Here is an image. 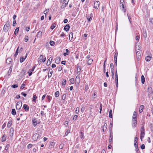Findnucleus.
<instances>
[{"label": "nucleus", "instance_id": "4468645a", "mask_svg": "<svg viewBox=\"0 0 153 153\" xmlns=\"http://www.w3.org/2000/svg\"><path fill=\"white\" fill-rule=\"evenodd\" d=\"M14 133V129L13 127H12L10 128V136L11 137H12L13 136V135Z\"/></svg>", "mask_w": 153, "mask_h": 153}, {"label": "nucleus", "instance_id": "dca6fc26", "mask_svg": "<svg viewBox=\"0 0 153 153\" xmlns=\"http://www.w3.org/2000/svg\"><path fill=\"white\" fill-rule=\"evenodd\" d=\"M61 58L59 57H57L56 58L55 62L56 64H59L60 62Z\"/></svg>", "mask_w": 153, "mask_h": 153}, {"label": "nucleus", "instance_id": "ea45409f", "mask_svg": "<svg viewBox=\"0 0 153 153\" xmlns=\"http://www.w3.org/2000/svg\"><path fill=\"white\" fill-rule=\"evenodd\" d=\"M43 56L42 55H40L39 59L40 62H41V61L43 60Z\"/></svg>", "mask_w": 153, "mask_h": 153}, {"label": "nucleus", "instance_id": "9d476101", "mask_svg": "<svg viewBox=\"0 0 153 153\" xmlns=\"http://www.w3.org/2000/svg\"><path fill=\"white\" fill-rule=\"evenodd\" d=\"M141 55V53L140 51H137L136 52L137 58L138 60L140 59Z\"/></svg>", "mask_w": 153, "mask_h": 153}, {"label": "nucleus", "instance_id": "052dcab7", "mask_svg": "<svg viewBox=\"0 0 153 153\" xmlns=\"http://www.w3.org/2000/svg\"><path fill=\"white\" fill-rule=\"evenodd\" d=\"M79 111V108L78 107H77L76 108V110H75V112L76 114H78Z\"/></svg>", "mask_w": 153, "mask_h": 153}, {"label": "nucleus", "instance_id": "7c9ffc66", "mask_svg": "<svg viewBox=\"0 0 153 153\" xmlns=\"http://www.w3.org/2000/svg\"><path fill=\"white\" fill-rule=\"evenodd\" d=\"M109 117L110 118L112 117V111L111 109L109 111Z\"/></svg>", "mask_w": 153, "mask_h": 153}, {"label": "nucleus", "instance_id": "13d9d810", "mask_svg": "<svg viewBox=\"0 0 153 153\" xmlns=\"http://www.w3.org/2000/svg\"><path fill=\"white\" fill-rule=\"evenodd\" d=\"M55 144V143H54V142H51V147L53 148Z\"/></svg>", "mask_w": 153, "mask_h": 153}, {"label": "nucleus", "instance_id": "864d4df0", "mask_svg": "<svg viewBox=\"0 0 153 153\" xmlns=\"http://www.w3.org/2000/svg\"><path fill=\"white\" fill-rule=\"evenodd\" d=\"M11 87L13 88H15L18 87L17 84H14L11 85Z\"/></svg>", "mask_w": 153, "mask_h": 153}, {"label": "nucleus", "instance_id": "c9c22d12", "mask_svg": "<svg viewBox=\"0 0 153 153\" xmlns=\"http://www.w3.org/2000/svg\"><path fill=\"white\" fill-rule=\"evenodd\" d=\"M37 98L36 96L35 95H34L33 96V101L34 102H36V100Z\"/></svg>", "mask_w": 153, "mask_h": 153}, {"label": "nucleus", "instance_id": "4d7b16f0", "mask_svg": "<svg viewBox=\"0 0 153 153\" xmlns=\"http://www.w3.org/2000/svg\"><path fill=\"white\" fill-rule=\"evenodd\" d=\"M64 145V144H61L59 146V149H62L63 148Z\"/></svg>", "mask_w": 153, "mask_h": 153}, {"label": "nucleus", "instance_id": "2eb2a0df", "mask_svg": "<svg viewBox=\"0 0 153 153\" xmlns=\"http://www.w3.org/2000/svg\"><path fill=\"white\" fill-rule=\"evenodd\" d=\"M81 71V68L80 66L77 65V74L79 75L80 74V71Z\"/></svg>", "mask_w": 153, "mask_h": 153}, {"label": "nucleus", "instance_id": "79ce46f5", "mask_svg": "<svg viewBox=\"0 0 153 153\" xmlns=\"http://www.w3.org/2000/svg\"><path fill=\"white\" fill-rule=\"evenodd\" d=\"M55 27H56V24L55 23H53L52 25L50 28H51V29L53 30Z\"/></svg>", "mask_w": 153, "mask_h": 153}, {"label": "nucleus", "instance_id": "de8ad7c7", "mask_svg": "<svg viewBox=\"0 0 153 153\" xmlns=\"http://www.w3.org/2000/svg\"><path fill=\"white\" fill-rule=\"evenodd\" d=\"M122 7L123 8V10L124 11V12H125L126 11V9H124V5L123 3H122L121 4V7Z\"/></svg>", "mask_w": 153, "mask_h": 153}, {"label": "nucleus", "instance_id": "1a4fd4ad", "mask_svg": "<svg viewBox=\"0 0 153 153\" xmlns=\"http://www.w3.org/2000/svg\"><path fill=\"white\" fill-rule=\"evenodd\" d=\"M146 30L145 29H143V36L144 39H146L147 37Z\"/></svg>", "mask_w": 153, "mask_h": 153}, {"label": "nucleus", "instance_id": "aec40b11", "mask_svg": "<svg viewBox=\"0 0 153 153\" xmlns=\"http://www.w3.org/2000/svg\"><path fill=\"white\" fill-rule=\"evenodd\" d=\"M12 124V122L11 120H10L8 121L7 125V127L8 128H10L11 125Z\"/></svg>", "mask_w": 153, "mask_h": 153}, {"label": "nucleus", "instance_id": "5fc2aeb1", "mask_svg": "<svg viewBox=\"0 0 153 153\" xmlns=\"http://www.w3.org/2000/svg\"><path fill=\"white\" fill-rule=\"evenodd\" d=\"M66 79H63V81H62V85L63 86L65 85L66 84Z\"/></svg>", "mask_w": 153, "mask_h": 153}, {"label": "nucleus", "instance_id": "5701e85b", "mask_svg": "<svg viewBox=\"0 0 153 153\" xmlns=\"http://www.w3.org/2000/svg\"><path fill=\"white\" fill-rule=\"evenodd\" d=\"M87 64L88 65H91L93 61L92 59H89L87 61Z\"/></svg>", "mask_w": 153, "mask_h": 153}, {"label": "nucleus", "instance_id": "c85d7f7f", "mask_svg": "<svg viewBox=\"0 0 153 153\" xmlns=\"http://www.w3.org/2000/svg\"><path fill=\"white\" fill-rule=\"evenodd\" d=\"M110 138L109 139V143H111L112 140L113 138V135H112V133H110Z\"/></svg>", "mask_w": 153, "mask_h": 153}, {"label": "nucleus", "instance_id": "412c9836", "mask_svg": "<svg viewBox=\"0 0 153 153\" xmlns=\"http://www.w3.org/2000/svg\"><path fill=\"white\" fill-rule=\"evenodd\" d=\"M137 113L136 111H134L132 116V119H133L134 118L135 119H137Z\"/></svg>", "mask_w": 153, "mask_h": 153}, {"label": "nucleus", "instance_id": "0e129e2a", "mask_svg": "<svg viewBox=\"0 0 153 153\" xmlns=\"http://www.w3.org/2000/svg\"><path fill=\"white\" fill-rule=\"evenodd\" d=\"M6 123H4L2 126V129H4V128L6 127Z\"/></svg>", "mask_w": 153, "mask_h": 153}, {"label": "nucleus", "instance_id": "f03ea898", "mask_svg": "<svg viewBox=\"0 0 153 153\" xmlns=\"http://www.w3.org/2000/svg\"><path fill=\"white\" fill-rule=\"evenodd\" d=\"M40 137V135L36 133L33 136V139L34 141L37 140Z\"/></svg>", "mask_w": 153, "mask_h": 153}, {"label": "nucleus", "instance_id": "680f3d73", "mask_svg": "<svg viewBox=\"0 0 153 153\" xmlns=\"http://www.w3.org/2000/svg\"><path fill=\"white\" fill-rule=\"evenodd\" d=\"M66 98V95L65 94H64L62 95V100H64Z\"/></svg>", "mask_w": 153, "mask_h": 153}, {"label": "nucleus", "instance_id": "4c0bfd02", "mask_svg": "<svg viewBox=\"0 0 153 153\" xmlns=\"http://www.w3.org/2000/svg\"><path fill=\"white\" fill-rule=\"evenodd\" d=\"M69 1V0H68V1L67 3H66L65 4H62L61 6L62 8H63L66 6V5L68 4V2Z\"/></svg>", "mask_w": 153, "mask_h": 153}, {"label": "nucleus", "instance_id": "ddd939ff", "mask_svg": "<svg viewBox=\"0 0 153 153\" xmlns=\"http://www.w3.org/2000/svg\"><path fill=\"white\" fill-rule=\"evenodd\" d=\"M70 28V26L68 24L66 25L64 27V29L66 32L69 30Z\"/></svg>", "mask_w": 153, "mask_h": 153}, {"label": "nucleus", "instance_id": "39448f33", "mask_svg": "<svg viewBox=\"0 0 153 153\" xmlns=\"http://www.w3.org/2000/svg\"><path fill=\"white\" fill-rule=\"evenodd\" d=\"M137 119H135L134 118L132 119V126L133 127L135 128L137 126Z\"/></svg>", "mask_w": 153, "mask_h": 153}, {"label": "nucleus", "instance_id": "a211bd4d", "mask_svg": "<svg viewBox=\"0 0 153 153\" xmlns=\"http://www.w3.org/2000/svg\"><path fill=\"white\" fill-rule=\"evenodd\" d=\"M27 53H26V55L25 57V58H24L23 57H21L20 58V62L21 63H22L25 60V59L26 58V57H27Z\"/></svg>", "mask_w": 153, "mask_h": 153}, {"label": "nucleus", "instance_id": "774afa93", "mask_svg": "<svg viewBox=\"0 0 153 153\" xmlns=\"http://www.w3.org/2000/svg\"><path fill=\"white\" fill-rule=\"evenodd\" d=\"M70 132V130H68L65 133V135H67Z\"/></svg>", "mask_w": 153, "mask_h": 153}, {"label": "nucleus", "instance_id": "bf43d9fd", "mask_svg": "<svg viewBox=\"0 0 153 153\" xmlns=\"http://www.w3.org/2000/svg\"><path fill=\"white\" fill-rule=\"evenodd\" d=\"M137 139L138 138L137 137H134V143H137Z\"/></svg>", "mask_w": 153, "mask_h": 153}, {"label": "nucleus", "instance_id": "20e7f679", "mask_svg": "<svg viewBox=\"0 0 153 153\" xmlns=\"http://www.w3.org/2000/svg\"><path fill=\"white\" fill-rule=\"evenodd\" d=\"M22 105V102H19L17 103L16 104V108L17 110H19L21 109Z\"/></svg>", "mask_w": 153, "mask_h": 153}, {"label": "nucleus", "instance_id": "473e14b6", "mask_svg": "<svg viewBox=\"0 0 153 153\" xmlns=\"http://www.w3.org/2000/svg\"><path fill=\"white\" fill-rule=\"evenodd\" d=\"M11 114L13 115H15L16 114V112L15 109H12Z\"/></svg>", "mask_w": 153, "mask_h": 153}, {"label": "nucleus", "instance_id": "6e6552de", "mask_svg": "<svg viewBox=\"0 0 153 153\" xmlns=\"http://www.w3.org/2000/svg\"><path fill=\"white\" fill-rule=\"evenodd\" d=\"M92 17L93 15L92 13H91L89 16L88 15L87 16H86L87 19L88 20V22H90L92 20Z\"/></svg>", "mask_w": 153, "mask_h": 153}, {"label": "nucleus", "instance_id": "a878e982", "mask_svg": "<svg viewBox=\"0 0 153 153\" xmlns=\"http://www.w3.org/2000/svg\"><path fill=\"white\" fill-rule=\"evenodd\" d=\"M134 145L135 148V151L136 152L138 151L139 149L138 147L137 143H134Z\"/></svg>", "mask_w": 153, "mask_h": 153}, {"label": "nucleus", "instance_id": "b1692460", "mask_svg": "<svg viewBox=\"0 0 153 153\" xmlns=\"http://www.w3.org/2000/svg\"><path fill=\"white\" fill-rule=\"evenodd\" d=\"M12 60L11 58H8L6 60V62L8 64H10L12 62Z\"/></svg>", "mask_w": 153, "mask_h": 153}, {"label": "nucleus", "instance_id": "09e8293b", "mask_svg": "<svg viewBox=\"0 0 153 153\" xmlns=\"http://www.w3.org/2000/svg\"><path fill=\"white\" fill-rule=\"evenodd\" d=\"M70 82L72 84H73L74 83V79L73 78L71 79L70 80Z\"/></svg>", "mask_w": 153, "mask_h": 153}, {"label": "nucleus", "instance_id": "f257e3e1", "mask_svg": "<svg viewBox=\"0 0 153 153\" xmlns=\"http://www.w3.org/2000/svg\"><path fill=\"white\" fill-rule=\"evenodd\" d=\"M10 27V22L8 21L6 22V24L4 26L3 30L4 32H7L9 29Z\"/></svg>", "mask_w": 153, "mask_h": 153}, {"label": "nucleus", "instance_id": "6e6d98bb", "mask_svg": "<svg viewBox=\"0 0 153 153\" xmlns=\"http://www.w3.org/2000/svg\"><path fill=\"white\" fill-rule=\"evenodd\" d=\"M9 147H10V145L9 144H7V145H6L5 147V150H7L9 148Z\"/></svg>", "mask_w": 153, "mask_h": 153}, {"label": "nucleus", "instance_id": "a18cd8bd", "mask_svg": "<svg viewBox=\"0 0 153 153\" xmlns=\"http://www.w3.org/2000/svg\"><path fill=\"white\" fill-rule=\"evenodd\" d=\"M46 98L47 100L50 101L51 100L52 97L49 96L48 95L46 97Z\"/></svg>", "mask_w": 153, "mask_h": 153}, {"label": "nucleus", "instance_id": "8fccbe9b", "mask_svg": "<svg viewBox=\"0 0 153 153\" xmlns=\"http://www.w3.org/2000/svg\"><path fill=\"white\" fill-rule=\"evenodd\" d=\"M117 53H115L114 54V60H117Z\"/></svg>", "mask_w": 153, "mask_h": 153}, {"label": "nucleus", "instance_id": "2f4dec72", "mask_svg": "<svg viewBox=\"0 0 153 153\" xmlns=\"http://www.w3.org/2000/svg\"><path fill=\"white\" fill-rule=\"evenodd\" d=\"M80 137L83 140L84 139L85 137L84 135V133L81 132H80Z\"/></svg>", "mask_w": 153, "mask_h": 153}, {"label": "nucleus", "instance_id": "c03bdc74", "mask_svg": "<svg viewBox=\"0 0 153 153\" xmlns=\"http://www.w3.org/2000/svg\"><path fill=\"white\" fill-rule=\"evenodd\" d=\"M50 44L51 46H53L55 44V42L53 41H50Z\"/></svg>", "mask_w": 153, "mask_h": 153}, {"label": "nucleus", "instance_id": "f8f14e48", "mask_svg": "<svg viewBox=\"0 0 153 153\" xmlns=\"http://www.w3.org/2000/svg\"><path fill=\"white\" fill-rule=\"evenodd\" d=\"M53 59V58L52 57H51L48 60L46 65L47 66H49L51 63L52 60Z\"/></svg>", "mask_w": 153, "mask_h": 153}, {"label": "nucleus", "instance_id": "69168bd1", "mask_svg": "<svg viewBox=\"0 0 153 153\" xmlns=\"http://www.w3.org/2000/svg\"><path fill=\"white\" fill-rule=\"evenodd\" d=\"M16 20L13 21V26H15L16 25Z\"/></svg>", "mask_w": 153, "mask_h": 153}, {"label": "nucleus", "instance_id": "603ef678", "mask_svg": "<svg viewBox=\"0 0 153 153\" xmlns=\"http://www.w3.org/2000/svg\"><path fill=\"white\" fill-rule=\"evenodd\" d=\"M25 85V84L24 83L22 84L21 85L20 87V89H23L24 88Z\"/></svg>", "mask_w": 153, "mask_h": 153}, {"label": "nucleus", "instance_id": "37998d69", "mask_svg": "<svg viewBox=\"0 0 153 153\" xmlns=\"http://www.w3.org/2000/svg\"><path fill=\"white\" fill-rule=\"evenodd\" d=\"M28 40V37L27 36H25L24 38V40L25 42H27Z\"/></svg>", "mask_w": 153, "mask_h": 153}, {"label": "nucleus", "instance_id": "338daca9", "mask_svg": "<svg viewBox=\"0 0 153 153\" xmlns=\"http://www.w3.org/2000/svg\"><path fill=\"white\" fill-rule=\"evenodd\" d=\"M32 146L33 145L32 144H29L27 145V147L28 148L30 149L32 147Z\"/></svg>", "mask_w": 153, "mask_h": 153}, {"label": "nucleus", "instance_id": "a19ab883", "mask_svg": "<svg viewBox=\"0 0 153 153\" xmlns=\"http://www.w3.org/2000/svg\"><path fill=\"white\" fill-rule=\"evenodd\" d=\"M19 47H18V48H17L16 50V51L15 52V53L14 54V56L15 57V58L16 57V56H17L18 55V50H19Z\"/></svg>", "mask_w": 153, "mask_h": 153}, {"label": "nucleus", "instance_id": "e433bc0d", "mask_svg": "<svg viewBox=\"0 0 153 153\" xmlns=\"http://www.w3.org/2000/svg\"><path fill=\"white\" fill-rule=\"evenodd\" d=\"M103 128L102 129V131L103 132H104L105 130L107 128V125L106 124H105L104 125L103 127Z\"/></svg>", "mask_w": 153, "mask_h": 153}, {"label": "nucleus", "instance_id": "e2e57ef3", "mask_svg": "<svg viewBox=\"0 0 153 153\" xmlns=\"http://www.w3.org/2000/svg\"><path fill=\"white\" fill-rule=\"evenodd\" d=\"M127 16H128L129 21L131 23V17H130V16H129L128 15V13L127 14Z\"/></svg>", "mask_w": 153, "mask_h": 153}, {"label": "nucleus", "instance_id": "0eeeda50", "mask_svg": "<svg viewBox=\"0 0 153 153\" xmlns=\"http://www.w3.org/2000/svg\"><path fill=\"white\" fill-rule=\"evenodd\" d=\"M140 138L141 141H142V139L144 138L145 135V130H140Z\"/></svg>", "mask_w": 153, "mask_h": 153}, {"label": "nucleus", "instance_id": "423d86ee", "mask_svg": "<svg viewBox=\"0 0 153 153\" xmlns=\"http://www.w3.org/2000/svg\"><path fill=\"white\" fill-rule=\"evenodd\" d=\"M100 5V2L99 1H96L94 3V7L96 9H97Z\"/></svg>", "mask_w": 153, "mask_h": 153}, {"label": "nucleus", "instance_id": "9b49d317", "mask_svg": "<svg viewBox=\"0 0 153 153\" xmlns=\"http://www.w3.org/2000/svg\"><path fill=\"white\" fill-rule=\"evenodd\" d=\"M23 108L27 111H29V107L26 104H24L23 106Z\"/></svg>", "mask_w": 153, "mask_h": 153}, {"label": "nucleus", "instance_id": "f3484780", "mask_svg": "<svg viewBox=\"0 0 153 153\" xmlns=\"http://www.w3.org/2000/svg\"><path fill=\"white\" fill-rule=\"evenodd\" d=\"M7 136L5 134H4L2 137L1 141L2 142L5 141L6 140Z\"/></svg>", "mask_w": 153, "mask_h": 153}, {"label": "nucleus", "instance_id": "f704fd0d", "mask_svg": "<svg viewBox=\"0 0 153 153\" xmlns=\"http://www.w3.org/2000/svg\"><path fill=\"white\" fill-rule=\"evenodd\" d=\"M19 30V27H18L16 28L14 32V34L15 35H16L18 33V31Z\"/></svg>", "mask_w": 153, "mask_h": 153}, {"label": "nucleus", "instance_id": "3c124183", "mask_svg": "<svg viewBox=\"0 0 153 153\" xmlns=\"http://www.w3.org/2000/svg\"><path fill=\"white\" fill-rule=\"evenodd\" d=\"M78 117V116L77 115H75L73 117V120H76Z\"/></svg>", "mask_w": 153, "mask_h": 153}, {"label": "nucleus", "instance_id": "49530a36", "mask_svg": "<svg viewBox=\"0 0 153 153\" xmlns=\"http://www.w3.org/2000/svg\"><path fill=\"white\" fill-rule=\"evenodd\" d=\"M55 97H59V91H56L55 93Z\"/></svg>", "mask_w": 153, "mask_h": 153}, {"label": "nucleus", "instance_id": "7ed1b4c3", "mask_svg": "<svg viewBox=\"0 0 153 153\" xmlns=\"http://www.w3.org/2000/svg\"><path fill=\"white\" fill-rule=\"evenodd\" d=\"M33 124L34 127H35L37 124L40 123V122H38L35 118H33L32 119Z\"/></svg>", "mask_w": 153, "mask_h": 153}, {"label": "nucleus", "instance_id": "c756f323", "mask_svg": "<svg viewBox=\"0 0 153 153\" xmlns=\"http://www.w3.org/2000/svg\"><path fill=\"white\" fill-rule=\"evenodd\" d=\"M151 59V57L150 56H147L145 58V60L146 61L148 62Z\"/></svg>", "mask_w": 153, "mask_h": 153}, {"label": "nucleus", "instance_id": "6ab92c4d", "mask_svg": "<svg viewBox=\"0 0 153 153\" xmlns=\"http://www.w3.org/2000/svg\"><path fill=\"white\" fill-rule=\"evenodd\" d=\"M49 74H48V78H50L52 76V73H53V71L51 69H50L49 71Z\"/></svg>", "mask_w": 153, "mask_h": 153}, {"label": "nucleus", "instance_id": "4be33fe9", "mask_svg": "<svg viewBox=\"0 0 153 153\" xmlns=\"http://www.w3.org/2000/svg\"><path fill=\"white\" fill-rule=\"evenodd\" d=\"M12 66H11L10 67V69L8 72V76H9L10 75V74L12 72Z\"/></svg>", "mask_w": 153, "mask_h": 153}, {"label": "nucleus", "instance_id": "cd10ccee", "mask_svg": "<svg viewBox=\"0 0 153 153\" xmlns=\"http://www.w3.org/2000/svg\"><path fill=\"white\" fill-rule=\"evenodd\" d=\"M141 82L143 84H144L145 80V78L143 75H142L141 76Z\"/></svg>", "mask_w": 153, "mask_h": 153}, {"label": "nucleus", "instance_id": "58836bf2", "mask_svg": "<svg viewBox=\"0 0 153 153\" xmlns=\"http://www.w3.org/2000/svg\"><path fill=\"white\" fill-rule=\"evenodd\" d=\"M89 88L88 85L87 83H86L85 84V91H87Z\"/></svg>", "mask_w": 153, "mask_h": 153}, {"label": "nucleus", "instance_id": "bb28decb", "mask_svg": "<svg viewBox=\"0 0 153 153\" xmlns=\"http://www.w3.org/2000/svg\"><path fill=\"white\" fill-rule=\"evenodd\" d=\"M144 105H141L140 108V110H139V112L140 113H141L143 111V109L144 108Z\"/></svg>", "mask_w": 153, "mask_h": 153}, {"label": "nucleus", "instance_id": "72a5a7b5", "mask_svg": "<svg viewBox=\"0 0 153 153\" xmlns=\"http://www.w3.org/2000/svg\"><path fill=\"white\" fill-rule=\"evenodd\" d=\"M42 35V32L41 31H39L37 35H36V36L37 37H40Z\"/></svg>", "mask_w": 153, "mask_h": 153}, {"label": "nucleus", "instance_id": "393cba45", "mask_svg": "<svg viewBox=\"0 0 153 153\" xmlns=\"http://www.w3.org/2000/svg\"><path fill=\"white\" fill-rule=\"evenodd\" d=\"M73 33L72 32H71L69 33V38L70 40H72L73 38Z\"/></svg>", "mask_w": 153, "mask_h": 153}]
</instances>
